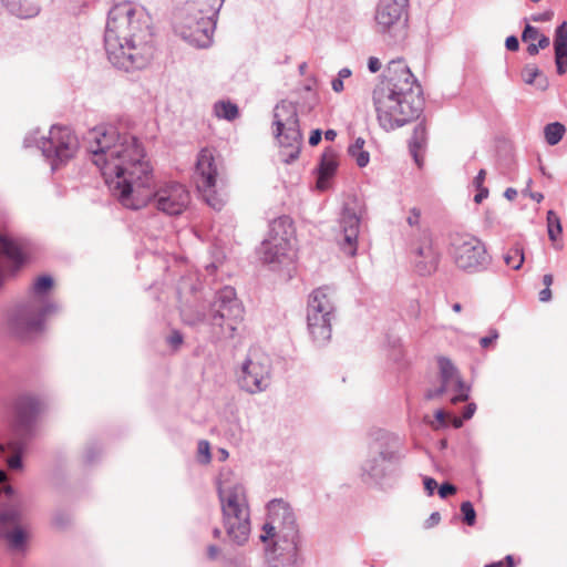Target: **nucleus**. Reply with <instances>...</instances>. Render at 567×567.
<instances>
[{
    "label": "nucleus",
    "instance_id": "15",
    "mask_svg": "<svg viewBox=\"0 0 567 567\" xmlns=\"http://www.w3.org/2000/svg\"><path fill=\"white\" fill-rule=\"evenodd\" d=\"M452 256L457 268L476 272L488 264V255L484 244L471 235H455L452 238Z\"/></svg>",
    "mask_w": 567,
    "mask_h": 567
},
{
    "label": "nucleus",
    "instance_id": "6",
    "mask_svg": "<svg viewBox=\"0 0 567 567\" xmlns=\"http://www.w3.org/2000/svg\"><path fill=\"white\" fill-rule=\"evenodd\" d=\"M229 471H221L217 481L223 525L229 540L236 546H244L250 536V508L246 488L240 483H230Z\"/></svg>",
    "mask_w": 567,
    "mask_h": 567
},
{
    "label": "nucleus",
    "instance_id": "5",
    "mask_svg": "<svg viewBox=\"0 0 567 567\" xmlns=\"http://www.w3.org/2000/svg\"><path fill=\"white\" fill-rule=\"evenodd\" d=\"M40 411V401L30 394L20 395L14 404V439L8 446L0 443V464L6 463L11 470L22 468V453L27 443L34 435V424ZM13 488L7 484V474L0 468V497H11Z\"/></svg>",
    "mask_w": 567,
    "mask_h": 567
},
{
    "label": "nucleus",
    "instance_id": "50",
    "mask_svg": "<svg viewBox=\"0 0 567 567\" xmlns=\"http://www.w3.org/2000/svg\"><path fill=\"white\" fill-rule=\"evenodd\" d=\"M537 90L539 91H546L548 89L549 82L546 75L543 74V72H539V76H537L534 84Z\"/></svg>",
    "mask_w": 567,
    "mask_h": 567
},
{
    "label": "nucleus",
    "instance_id": "62",
    "mask_svg": "<svg viewBox=\"0 0 567 567\" xmlns=\"http://www.w3.org/2000/svg\"><path fill=\"white\" fill-rule=\"evenodd\" d=\"M352 74V71L349 69V68H342L339 72H338V78L341 79V80H344V79H348L350 78Z\"/></svg>",
    "mask_w": 567,
    "mask_h": 567
},
{
    "label": "nucleus",
    "instance_id": "31",
    "mask_svg": "<svg viewBox=\"0 0 567 567\" xmlns=\"http://www.w3.org/2000/svg\"><path fill=\"white\" fill-rule=\"evenodd\" d=\"M426 144V128L425 125L421 122L419 123L413 131V135L411 137L409 147L410 152L415 161V163L420 166V156L419 152L425 146Z\"/></svg>",
    "mask_w": 567,
    "mask_h": 567
},
{
    "label": "nucleus",
    "instance_id": "48",
    "mask_svg": "<svg viewBox=\"0 0 567 567\" xmlns=\"http://www.w3.org/2000/svg\"><path fill=\"white\" fill-rule=\"evenodd\" d=\"M498 338V332L496 329H491L489 330V336H486V337H483L481 338L480 340V344L483 347V348H487L489 347L496 339Z\"/></svg>",
    "mask_w": 567,
    "mask_h": 567
},
{
    "label": "nucleus",
    "instance_id": "20",
    "mask_svg": "<svg viewBox=\"0 0 567 567\" xmlns=\"http://www.w3.org/2000/svg\"><path fill=\"white\" fill-rule=\"evenodd\" d=\"M24 262L22 246L7 236L0 235V287L16 275Z\"/></svg>",
    "mask_w": 567,
    "mask_h": 567
},
{
    "label": "nucleus",
    "instance_id": "14",
    "mask_svg": "<svg viewBox=\"0 0 567 567\" xmlns=\"http://www.w3.org/2000/svg\"><path fill=\"white\" fill-rule=\"evenodd\" d=\"M50 488L53 499L51 525L56 530H66L71 522V491L66 476V458L63 465L56 463L51 472Z\"/></svg>",
    "mask_w": 567,
    "mask_h": 567
},
{
    "label": "nucleus",
    "instance_id": "64",
    "mask_svg": "<svg viewBox=\"0 0 567 567\" xmlns=\"http://www.w3.org/2000/svg\"><path fill=\"white\" fill-rule=\"evenodd\" d=\"M435 419L439 423L445 424L446 414L443 410H437L435 412Z\"/></svg>",
    "mask_w": 567,
    "mask_h": 567
},
{
    "label": "nucleus",
    "instance_id": "25",
    "mask_svg": "<svg viewBox=\"0 0 567 567\" xmlns=\"http://www.w3.org/2000/svg\"><path fill=\"white\" fill-rule=\"evenodd\" d=\"M311 317L312 313H307V326L312 341L319 347L324 346L331 339L336 316L317 315L315 319Z\"/></svg>",
    "mask_w": 567,
    "mask_h": 567
},
{
    "label": "nucleus",
    "instance_id": "1",
    "mask_svg": "<svg viewBox=\"0 0 567 567\" xmlns=\"http://www.w3.org/2000/svg\"><path fill=\"white\" fill-rule=\"evenodd\" d=\"M84 144L110 192L126 208L140 209L152 203L162 213L176 216L187 207L189 193L184 185L172 182L154 189L153 167L134 135L96 126L87 132Z\"/></svg>",
    "mask_w": 567,
    "mask_h": 567
},
{
    "label": "nucleus",
    "instance_id": "39",
    "mask_svg": "<svg viewBox=\"0 0 567 567\" xmlns=\"http://www.w3.org/2000/svg\"><path fill=\"white\" fill-rule=\"evenodd\" d=\"M461 513L463 515V522L466 525L473 526L476 523V512L470 501H465L461 504Z\"/></svg>",
    "mask_w": 567,
    "mask_h": 567
},
{
    "label": "nucleus",
    "instance_id": "41",
    "mask_svg": "<svg viewBox=\"0 0 567 567\" xmlns=\"http://www.w3.org/2000/svg\"><path fill=\"white\" fill-rule=\"evenodd\" d=\"M539 72L540 70L536 65L527 64L522 71V79L526 84L533 85L537 76H539Z\"/></svg>",
    "mask_w": 567,
    "mask_h": 567
},
{
    "label": "nucleus",
    "instance_id": "29",
    "mask_svg": "<svg viewBox=\"0 0 567 567\" xmlns=\"http://www.w3.org/2000/svg\"><path fill=\"white\" fill-rule=\"evenodd\" d=\"M9 12L21 19H30L39 14L40 7L29 0H8Z\"/></svg>",
    "mask_w": 567,
    "mask_h": 567
},
{
    "label": "nucleus",
    "instance_id": "58",
    "mask_svg": "<svg viewBox=\"0 0 567 567\" xmlns=\"http://www.w3.org/2000/svg\"><path fill=\"white\" fill-rule=\"evenodd\" d=\"M539 301L542 302H548L551 299V290L550 288L545 287L543 290L539 291Z\"/></svg>",
    "mask_w": 567,
    "mask_h": 567
},
{
    "label": "nucleus",
    "instance_id": "40",
    "mask_svg": "<svg viewBox=\"0 0 567 567\" xmlns=\"http://www.w3.org/2000/svg\"><path fill=\"white\" fill-rule=\"evenodd\" d=\"M197 460L200 464H209L212 461L210 445L206 440H200L197 446Z\"/></svg>",
    "mask_w": 567,
    "mask_h": 567
},
{
    "label": "nucleus",
    "instance_id": "27",
    "mask_svg": "<svg viewBox=\"0 0 567 567\" xmlns=\"http://www.w3.org/2000/svg\"><path fill=\"white\" fill-rule=\"evenodd\" d=\"M555 63L557 73L563 75L567 71V22H561L554 35Z\"/></svg>",
    "mask_w": 567,
    "mask_h": 567
},
{
    "label": "nucleus",
    "instance_id": "51",
    "mask_svg": "<svg viewBox=\"0 0 567 567\" xmlns=\"http://www.w3.org/2000/svg\"><path fill=\"white\" fill-rule=\"evenodd\" d=\"M441 520V515L439 512H433L430 517L424 522V528L430 529L437 525Z\"/></svg>",
    "mask_w": 567,
    "mask_h": 567
},
{
    "label": "nucleus",
    "instance_id": "11",
    "mask_svg": "<svg viewBox=\"0 0 567 567\" xmlns=\"http://www.w3.org/2000/svg\"><path fill=\"white\" fill-rule=\"evenodd\" d=\"M292 234V221L288 216L274 219L269 225L268 237L258 249L262 262L276 267L289 260Z\"/></svg>",
    "mask_w": 567,
    "mask_h": 567
},
{
    "label": "nucleus",
    "instance_id": "28",
    "mask_svg": "<svg viewBox=\"0 0 567 567\" xmlns=\"http://www.w3.org/2000/svg\"><path fill=\"white\" fill-rule=\"evenodd\" d=\"M338 167V161L337 155L332 150H327L320 159V163L318 165V179H317V187L320 190H323L327 188V183L330 177H332L337 171Z\"/></svg>",
    "mask_w": 567,
    "mask_h": 567
},
{
    "label": "nucleus",
    "instance_id": "47",
    "mask_svg": "<svg viewBox=\"0 0 567 567\" xmlns=\"http://www.w3.org/2000/svg\"><path fill=\"white\" fill-rule=\"evenodd\" d=\"M456 493V487L451 483H443L439 487V495L441 498H446L450 495H453Z\"/></svg>",
    "mask_w": 567,
    "mask_h": 567
},
{
    "label": "nucleus",
    "instance_id": "17",
    "mask_svg": "<svg viewBox=\"0 0 567 567\" xmlns=\"http://www.w3.org/2000/svg\"><path fill=\"white\" fill-rule=\"evenodd\" d=\"M218 168L210 151L202 150L198 153L195 166V183L205 202L215 210L224 206L223 198L216 192Z\"/></svg>",
    "mask_w": 567,
    "mask_h": 567
},
{
    "label": "nucleus",
    "instance_id": "12",
    "mask_svg": "<svg viewBox=\"0 0 567 567\" xmlns=\"http://www.w3.org/2000/svg\"><path fill=\"white\" fill-rule=\"evenodd\" d=\"M216 16L188 11L187 6L179 11L174 23L175 33L190 45L199 49L210 47Z\"/></svg>",
    "mask_w": 567,
    "mask_h": 567
},
{
    "label": "nucleus",
    "instance_id": "59",
    "mask_svg": "<svg viewBox=\"0 0 567 567\" xmlns=\"http://www.w3.org/2000/svg\"><path fill=\"white\" fill-rule=\"evenodd\" d=\"M331 86H332V90L336 92V93H340L343 91L344 86H343V80L339 79L338 76L336 79L332 80L331 82Z\"/></svg>",
    "mask_w": 567,
    "mask_h": 567
},
{
    "label": "nucleus",
    "instance_id": "52",
    "mask_svg": "<svg viewBox=\"0 0 567 567\" xmlns=\"http://www.w3.org/2000/svg\"><path fill=\"white\" fill-rule=\"evenodd\" d=\"M505 47L508 51H517L519 49V41L517 37L509 35L505 40Z\"/></svg>",
    "mask_w": 567,
    "mask_h": 567
},
{
    "label": "nucleus",
    "instance_id": "7",
    "mask_svg": "<svg viewBox=\"0 0 567 567\" xmlns=\"http://www.w3.org/2000/svg\"><path fill=\"white\" fill-rule=\"evenodd\" d=\"M405 456L404 440L400 435L380 432L361 465V481L367 485L383 487L388 481L398 477L395 466H399Z\"/></svg>",
    "mask_w": 567,
    "mask_h": 567
},
{
    "label": "nucleus",
    "instance_id": "53",
    "mask_svg": "<svg viewBox=\"0 0 567 567\" xmlns=\"http://www.w3.org/2000/svg\"><path fill=\"white\" fill-rule=\"evenodd\" d=\"M368 69L371 73H377L381 69V62L378 58L371 56L368 61Z\"/></svg>",
    "mask_w": 567,
    "mask_h": 567
},
{
    "label": "nucleus",
    "instance_id": "22",
    "mask_svg": "<svg viewBox=\"0 0 567 567\" xmlns=\"http://www.w3.org/2000/svg\"><path fill=\"white\" fill-rule=\"evenodd\" d=\"M340 225L342 228V236L339 240V246L347 256L353 257L357 254L360 228V217L353 207H350L349 205L343 207Z\"/></svg>",
    "mask_w": 567,
    "mask_h": 567
},
{
    "label": "nucleus",
    "instance_id": "44",
    "mask_svg": "<svg viewBox=\"0 0 567 567\" xmlns=\"http://www.w3.org/2000/svg\"><path fill=\"white\" fill-rule=\"evenodd\" d=\"M166 342L173 348L177 349L183 343V336L179 331L174 330L172 333L166 338Z\"/></svg>",
    "mask_w": 567,
    "mask_h": 567
},
{
    "label": "nucleus",
    "instance_id": "8",
    "mask_svg": "<svg viewBox=\"0 0 567 567\" xmlns=\"http://www.w3.org/2000/svg\"><path fill=\"white\" fill-rule=\"evenodd\" d=\"M266 509L259 540L264 545L279 542L282 546H301L299 525L290 504L282 498H274L267 503Z\"/></svg>",
    "mask_w": 567,
    "mask_h": 567
},
{
    "label": "nucleus",
    "instance_id": "37",
    "mask_svg": "<svg viewBox=\"0 0 567 567\" xmlns=\"http://www.w3.org/2000/svg\"><path fill=\"white\" fill-rule=\"evenodd\" d=\"M524 260V249L519 245H515L504 255L505 264L512 267L514 270H518L522 267Z\"/></svg>",
    "mask_w": 567,
    "mask_h": 567
},
{
    "label": "nucleus",
    "instance_id": "60",
    "mask_svg": "<svg viewBox=\"0 0 567 567\" xmlns=\"http://www.w3.org/2000/svg\"><path fill=\"white\" fill-rule=\"evenodd\" d=\"M220 549L216 545H209L207 547V556L209 559H216L219 555Z\"/></svg>",
    "mask_w": 567,
    "mask_h": 567
},
{
    "label": "nucleus",
    "instance_id": "38",
    "mask_svg": "<svg viewBox=\"0 0 567 567\" xmlns=\"http://www.w3.org/2000/svg\"><path fill=\"white\" fill-rule=\"evenodd\" d=\"M449 391H453L456 394L452 396V403L465 402L470 396V388L458 377L450 385Z\"/></svg>",
    "mask_w": 567,
    "mask_h": 567
},
{
    "label": "nucleus",
    "instance_id": "35",
    "mask_svg": "<svg viewBox=\"0 0 567 567\" xmlns=\"http://www.w3.org/2000/svg\"><path fill=\"white\" fill-rule=\"evenodd\" d=\"M214 111L217 117L234 121L239 115L238 106L230 101H219L215 104Z\"/></svg>",
    "mask_w": 567,
    "mask_h": 567
},
{
    "label": "nucleus",
    "instance_id": "46",
    "mask_svg": "<svg viewBox=\"0 0 567 567\" xmlns=\"http://www.w3.org/2000/svg\"><path fill=\"white\" fill-rule=\"evenodd\" d=\"M449 391V388L446 386V384H442L435 389H430L426 391L425 393V399L426 400H433V399H436L439 396H441L443 393L447 392Z\"/></svg>",
    "mask_w": 567,
    "mask_h": 567
},
{
    "label": "nucleus",
    "instance_id": "63",
    "mask_svg": "<svg viewBox=\"0 0 567 567\" xmlns=\"http://www.w3.org/2000/svg\"><path fill=\"white\" fill-rule=\"evenodd\" d=\"M553 281H554V277L551 274H546L543 276V284L545 287L550 288V286L553 285Z\"/></svg>",
    "mask_w": 567,
    "mask_h": 567
},
{
    "label": "nucleus",
    "instance_id": "18",
    "mask_svg": "<svg viewBox=\"0 0 567 567\" xmlns=\"http://www.w3.org/2000/svg\"><path fill=\"white\" fill-rule=\"evenodd\" d=\"M21 513L16 506L0 511V537L10 554L22 556L28 549L29 535L19 523Z\"/></svg>",
    "mask_w": 567,
    "mask_h": 567
},
{
    "label": "nucleus",
    "instance_id": "19",
    "mask_svg": "<svg viewBox=\"0 0 567 567\" xmlns=\"http://www.w3.org/2000/svg\"><path fill=\"white\" fill-rule=\"evenodd\" d=\"M71 132L68 127L53 125L49 137H41L37 146L42 155L50 162L51 169L54 172L63 165H66L71 158L70 152Z\"/></svg>",
    "mask_w": 567,
    "mask_h": 567
},
{
    "label": "nucleus",
    "instance_id": "43",
    "mask_svg": "<svg viewBox=\"0 0 567 567\" xmlns=\"http://www.w3.org/2000/svg\"><path fill=\"white\" fill-rule=\"evenodd\" d=\"M421 220V210L416 207H413L409 210V215L406 217V223L411 227H417Z\"/></svg>",
    "mask_w": 567,
    "mask_h": 567
},
{
    "label": "nucleus",
    "instance_id": "24",
    "mask_svg": "<svg viewBox=\"0 0 567 567\" xmlns=\"http://www.w3.org/2000/svg\"><path fill=\"white\" fill-rule=\"evenodd\" d=\"M307 313L336 316L334 290L329 286L315 289L308 298Z\"/></svg>",
    "mask_w": 567,
    "mask_h": 567
},
{
    "label": "nucleus",
    "instance_id": "45",
    "mask_svg": "<svg viewBox=\"0 0 567 567\" xmlns=\"http://www.w3.org/2000/svg\"><path fill=\"white\" fill-rule=\"evenodd\" d=\"M101 447L99 445L89 446L84 454L86 463H93L95 458L101 454Z\"/></svg>",
    "mask_w": 567,
    "mask_h": 567
},
{
    "label": "nucleus",
    "instance_id": "16",
    "mask_svg": "<svg viewBox=\"0 0 567 567\" xmlns=\"http://www.w3.org/2000/svg\"><path fill=\"white\" fill-rule=\"evenodd\" d=\"M239 386L248 393L265 391L270 383V360L257 349L249 350L238 377Z\"/></svg>",
    "mask_w": 567,
    "mask_h": 567
},
{
    "label": "nucleus",
    "instance_id": "32",
    "mask_svg": "<svg viewBox=\"0 0 567 567\" xmlns=\"http://www.w3.org/2000/svg\"><path fill=\"white\" fill-rule=\"evenodd\" d=\"M547 231L554 247L560 249L561 245L557 243V239L563 231V226L559 216L554 210L547 212Z\"/></svg>",
    "mask_w": 567,
    "mask_h": 567
},
{
    "label": "nucleus",
    "instance_id": "55",
    "mask_svg": "<svg viewBox=\"0 0 567 567\" xmlns=\"http://www.w3.org/2000/svg\"><path fill=\"white\" fill-rule=\"evenodd\" d=\"M477 194L474 196V202L480 204L488 196V189L486 187L477 188Z\"/></svg>",
    "mask_w": 567,
    "mask_h": 567
},
{
    "label": "nucleus",
    "instance_id": "3",
    "mask_svg": "<svg viewBox=\"0 0 567 567\" xmlns=\"http://www.w3.org/2000/svg\"><path fill=\"white\" fill-rule=\"evenodd\" d=\"M372 97L378 121L385 131H393L417 118L424 106L421 85L401 59L389 62Z\"/></svg>",
    "mask_w": 567,
    "mask_h": 567
},
{
    "label": "nucleus",
    "instance_id": "33",
    "mask_svg": "<svg viewBox=\"0 0 567 567\" xmlns=\"http://www.w3.org/2000/svg\"><path fill=\"white\" fill-rule=\"evenodd\" d=\"M365 141L362 137H357L349 146L348 153L355 159L359 167H365L369 164L370 155L363 150Z\"/></svg>",
    "mask_w": 567,
    "mask_h": 567
},
{
    "label": "nucleus",
    "instance_id": "56",
    "mask_svg": "<svg viewBox=\"0 0 567 567\" xmlns=\"http://www.w3.org/2000/svg\"><path fill=\"white\" fill-rule=\"evenodd\" d=\"M476 411V404L475 403H468L463 412V419L470 420Z\"/></svg>",
    "mask_w": 567,
    "mask_h": 567
},
{
    "label": "nucleus",
    "instance_id": "34",
    "mask_svg": "<svg viewBox=\"0 0 567 567\" xmlns=\"http://www.w3.org/2000/svg\"><path fill=\"white\" fill-rule=\"evenodd\" d=\"M566 127L560 122H553L544 127L545 141L548 145H557L564 137Z\"/></svg>",
    "mask_w": 567,
    "mask_h": 567
},
{
    "label": "nucleus",
    "instance_id": "30",
    "mask_svg": "<svg viewBox=\"0 0 567 567\" xmlns=\"http://www.w3.org/2000/svg\"><path fill=\"white\" fill-rule=\"evenodd\" d=\"M225 0H186L188 11L217 16Z\"/></svg>",
    "mask_w": 567,
    "mask_h": 567
},
{
    "label": "nucleus",
    "instance_id": "57",
    "mask_svg": "<svg viewBox=\"0 0 567 567\" xmlns=\"http://www.w3.org/2000/svg\"><path fill=\"white\" fill-rule=\"evenodd\" d=\"M485 176H486V172L485 169H481L478 172V174L476 175V177L474 178L473 181V184L476 188H481V187H484L483 186V183H484V179H485Z\"/></svg>",
    "mask_w": 567,
    "mask_h": 567
},
{
    "label": "nucleus",
    "instance_id": "61",
    "mask_svg": "<svg viewBox=\"0 0 567 567\" xmlns=\"http://www.w3.org/2000/svg\"><path fill=\"white\" fill-rule=\"evenodd\" d=\"M549 43H550V40L548 37L544 35V34L538 37L537 47L539 49H546L547 47H549Z\"/></svg>",
    "mask_w": 567,
    "mask_h": 567
},
{
    "label": "nucleus",
    "instance_id": "21",
    "mask_svg": "<svg viewBox=\"0 0 567 567\" xmlns=\"http://www.w3.org/2000/svg\"><path fill=\"white\" fill-rule=\"evenodd\" d=\"M412 254L415 269L420 275L426 276L437 269L441 254L430 234L424 233L421 236Z\"/></svg>",
    "mask_w": 567,
    "mask_h": 567
},
{
    "label": "nucleus",
    "instance_id": "26",
    "mask_svg": "<svg viewBox=\"0 0 567 567\" xmlns=\"http://www.w3.org/2000/svg\"><path fill=\"white\" fill-rule=\"evenodd\" d=\"M52 287L53 278L49 275H42L34 280L25 298L32 301H39L41 306L54 312L56 306L48 299V293Z\"/></svg>",
    "mask_w": 567,
    "mask_h": 567
},
{
    "label": "nucleus",
    "instance_id": "13",
    "mask_svg": "<svg viewBox=\"0 0 567 567\" xmlns=\"http://www.w3.org/2000/svg\"><path fill=\"white\" fill-rule=\"evenodd\" d=\"M52 312L39 301L24 298L8 313L9 330L20 339H29L42 331L45 317Z\"/></svg>",
    "mask_w": 567,
    "mask_h": 567
},
{
    "label": "nucleus",
    "instance_id": "2",
    "mask_svg": "<svg viewBox=\"0 0 567 567\" xmlns=\"http://www.w3.org/2000/svg\"><path fill=\"white\" fill-rule=\"evenodd\" d=\"M104 45L110 63L116 69L132 72L146 68L155 53L152 17L131 2L113 6L107 16Z\"/></svg>",
    "mask_w": 567,
    "mask_h": 567
},
{
    "label": "nucleus",
    "instance_id": "23",
    "mask_svg": "<svg viewBox=\"0 0 567 567\" xmlns=\"http://www.w3.org/2000/svg\"><path fill=\"white\" fill-rule=\"evenodd\" d=\"M300 546H282L279 542L264 545L268 567H296L299 560Z\"/></svg>",
    "mask_w": 567,
    "mask_h": 567
},
{
    "label": "nucleus",
    "instance_id": "42",
    "mask_svg": "<svg viewBox=\"0 0 567 567\" xmlns=\"http://www.w3.org/2000/svg\"><path fill=\"white\" fill-rule=\"evenodd\" d=\"M539 31L536 27H533L530 24H526L525 28H524V31H523V34H522V40L524 42H529V41H533V40H536L538 39L539 37Z\"/></svg>",
    "mask_w": 567,
    "mask_h": 567
},
{
    "label": "nucleus",
    "instance_id": "4",
    "mask_svg": "<svg viewBox=\"0 0 567 567\" xmlns=\"http://www.w3.org/2000/svg\"><path fill=\"white\" fill-rule=\"evenodd\" d=\"M245 309L237 298L236 290L226 286L218 290L210 305L209 315L203 306L186 302L181 307V318L189 327L206 323L215 340L231 339L244 320Z\"/></svg>",
    "mask_w": 567,
    "mask_h": 567
},
{
    "label": "nucleus",
    "instance_id": "49",
    "mask_svg": "<svg viewBox=\"0 0 567 567\" xmlns=\"http://www.w3.org/2000/svg\"><path fill=\"white\" fill-rule=\"evenodd\" d=\"M424 489L426 491L429 496L434 494V491L437 488V483L434 478L425 476L423 478Z\"/></svg>",
    "mask_w": 567,
    "mask_h": 567
},
{
    "label": "nucleus",
    "instance_id": "10",
    "mask_svg": "<svg viewBox=\"0 0 567 567\" xmlns=\"http://www.w3.org/2000/svg\"><path fill=\"white\" fill-rule=\"evenodd\" d=\"M409 0H379L374 30L388 44L402 42L408 33Z\"/></svg>",
    "mask_w": 567,
    "mask_h": 567
},
{
    "label": "nucleus",
    "instance_id": "54",
    "mask_svg": "<svg viewBox=\"0 0 567 567\" xmlns=\"http://www.w3.org/2000/svg\"><path fill=\"white\" fill-rule=\"evenodd\" d=\"M322 138V132L321 130L317 128V130H313L310 134V137H309V144L311 146H316L320 143Z\"/></svg>",
    "mask_w": 567,
    "mask_h": 567
},
{
    "label": "nucleus",
    "instance_id": "36",
    "mask_svg": "<svg viewBox=\"0 0 567 567\" xmlns=\"http://www.w3.org/2000/svg\"><path fill=\"white\" fill-rule=\"evenodd\" d=\"M440 365V377H441V383L446 384L447 388H450L451 383L458 378V373L456 368L453 365V363L446 359L441 358L439 360Z\"/></svg>",
    "mask_w": 567,
    "mask_h": 567
},
{
    "label": "nucleus",
    "instance_id": "9",
    "mask_svg": "<svg viewBox=\"0 0 567 567\" xmlns=\"http://www.w3.org/2000/svg\"><path fill=\"white\" fill-rule=\"evenodd\" d=\"M275 136L280 147L282 161L292 163L299 157L302 134L299 126L297 107L292 102L281 101L274 109Z\"/></svg>",
    "mask_w": 567,
    "mask_h": 567
}]
</instances>
